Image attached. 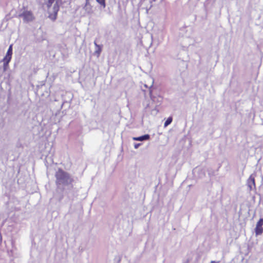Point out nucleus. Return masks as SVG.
<instances>
[{
	"label": "nucleus",
	"mask_w": 263,
	"mask_h": 263,
	"mask_svg": "<svg viewBox=\"0 0 263 263\" xmlns=\"http://www.w3.org/2000/svg\"><path fill=\"white\" fill-rule=\"evenodd\" d=\"M55 177L58 189L64 190L67 188L69 191L72 189V182L74 180L68 173L59 168L56 172Z\"/></svg>",
	"instance_id": "nucleus-1"
},
{
	"label": "nucleus",
	"mask_w": 263,
	"mask_h": 263,
	"mask_svg": "<svg viewBox=\"0 0 263 263\" xmlns=\"http://www.w3.org/2000/svg\"><path fill=\"white\" fill-rule=\"evenodd\" d=\"M45 2L48 9V17L50 20L54 21L57 19L62 0H45Z\"/></svg>",
	"instance_id": "nucleus-2"
},
{
	"label": "nucleus",
	"mask_w": 263,
	"mask_h": 263,
	"mask_svg": "<svg viewBox=\"0 0 263 263\" xmlns=\"http://www.w3.org/2000/svg\"><path fill=\"white\" fill-rule=\"evenodd\" d=\"M20 17H22L24 21L29 22L33 20V16L32 12L30 11H24L19 15Z\"/></svg>",
	"instance_id": "nucleus-3"
},
{
	"label": "nucleus",
	"mask_w": 263,
	"mask_h": 263,
	"mask_svg": "<svg viewBox=\"0 0 263 263\" xmlns=\"http://www.w3.org/2000/svg\"><path fill=\"white\" fill-rule=\"evenodd\" d=\"M247 184L250 190H252L255 187V177L253 174L251 175L249 177L247 180Z\"/></svg>",
	"instance_id": "nucleus-4"
},
{
	"label": "nucleus",
	"mask_w": 263,
	"mask_h": 263,
	"mask_svg": "<svg viewBox=\"0 0 263 263\" xmlns=\"http://www.w3.org/2000/svg\"><path fill=\"white\" fill-rule=\"evenodd\" d=\"M87 14H91L92 12V6L89 0H86L85 5L83 7Z\"/></svg>",
	"instance_id": "nucleus-5"
},
{
	"label": "nucleus",
	"mask_w": 263,
	"mask_h": 263,
	"mask_svg": "<svg viewBox=\"0 0 263 263\" xmlns=\"http://www.w3.org/2000/svg\"><path fill=\"white\" fill-rule=\"evenodd\" d=\"M12 44L10 45L8 48V49L7 51V53L3 58L5 60H8L11 61L12 58V55L13 53V48H12Z\"/></svg>",
	"instance_id": "nucleus-6"
},
{
	"label": "nucleus",
	"mask_w": 263,
	"mask_h": 263,
	"mask_svg": "<svg viewBox=\"0 0 263 263\" xmlns=\"http://www.w3.org/2000/svg\"><path fill=\"white\" fill-rule=\"evenodd\" d=\"M150 139V135L148 134H145L141 136L133 137V139L135 141H143L148 140Z\"/></svg>",
	"instance_id": "nucleus-7"
},
{
	"label": "nucleus",
	"mask_w": 263,
	"mask_h": 263,
	"mask_svg": "<svg viewBox=\"0 0 263 263\" xmlns=\"http://www.w3.org/2000/svg\"><path fill=\"white\" fill-rule=\"evenodd\" d=\"M102 47L103 46L102 45L96 46L95 47L96 49L94 52V55H96L97 57H99L102 52Z\"/></svg>",
	"instance_id": "nucleus-8"
},
{
	"label": "nucleus",
	"mask_w": 263,
	"mask_h": 263,
	"mask_svg": "<svg viewBox=\"0 0 263 263\" xmlns=\"http://www.w3.org/2000/svg\"><path fill=\"white\" fill-rule=\"evenodd\" d=\"M2 62H3V71L5 72L9 68V63L10 62V61L8 60H5V59H3Z\"/></svg>",
	"instance_id": "nucleus-9"
},
{
	"label": "nucleus",
	"mask_w": 263,
	"mask_h": 263,
	"mask_svg": "<svg viewBox=\"0 0 263 263\" xmlns=\"http://www.w3.org/2000/svg\"><path fill=\"white\" fill-rule=\"evenodd\" d=\"M255 232L256 235H261L263 232V229L262 227H258L256 226V228L255 229Z\"/></svg>",
	"instance_id": "nucleus-10"
},
{
	"label": "nucleus",
	"mask_w": 263,
	"mask_h": 263,
	"mask_svg": "<svg viewBox=\"0 0 263 263\" xmlns=\"http://www.w3.org/2000/svg\"><path fill=\"white\" fill-rule=\"evenodd\" d=\"M172 121H173L172 118L168 117L164 122V126L166 127V126H168L169 124H170L171 123Z\"/></svg>",
	"instance_id": "nucleus-11"
},
{
	"label": "nucleus",
	"mask_w": 263,
	"mask_h": 263,
	"mask_svg": "<svg viewBox=\"0 0 263 263\" xmlns=\"http://www.w3.org/2000/svg\"><path fill=\"white\" fill-rule=\"evenodd\" d=\"M96 1L103 8L106 7L105 0H96Z\"/></svg>",
	"instance_id": "nucleus-12"
},
{
	"label": "nucleus",
	"mask_w": 263,
	"mask_h": 263,
	"mask_svg": "<svg viewBox=\"0 0 263 263\" xmlns=\"http://www.w3.org/2000/svg\"><path fill=\"white\" fill-rule=\"evenodd\" d=\"M263 225V218H261L259 219L258 221L257 222L256 226L262 227Z\"/></svg>",
	"instance_id": "nucleus-13"
},
{
	"label": "nucleus",
	"mask_w": 263,
	"mask_h": 263,
	"mask_svg": "<svg viewBox=\"0 0 263 263\" xmlns=\"http://www.w3.org/2000/svg\"><path fill=\"white\" fill-rule=\"evenodd\" d=\"M141 145V143H135L134 144V147L135 149H137L139 148V147Z\"/></svg>",
	"instance_id": "nucleus-14"
},
{
	"label": "nucleus",
	"mask_w": 263,
	"mask_h": 263,
	"mask_svg": "<svg viewBox=\"0 0 263 263\" xmlns=\"http://www.w3.org/2000/svg\"><path fill=\"white\" fill-rule=\"evenodd\" d=\"M94 45L95 46V47H96V46H99V44H98L97 43V42L96 41L94 42Z\"/></svg>",
	"instance_id": "nucleus-15"
},
{
	"label": "nucleus",
	"mask_w": 263,
	"mask_h": 263,
	"mask_svg": "<svg viewBox=\"0 0 263 263\" xmlns=\"http://www.w3.org/2000/svg\"><path fill=\"white\" fill-rule=\"evenodd\" d=\"M211 263H218V262H216L215 261H212Z\"/></svg>",
	"instance_id": "nucleus-16"
},
{
	"label": "nucleus",
	"mask_w": 263,
	"mask_h": 263,
	"mask_svg": "<svg viewBox=\"0 0 263 263\" xmlns=\"http://www.w3.org/2000/svg\"><path fill=\"white\" fill-rule=\"evenodd\" d=\"M156 0H150V2L152 3L153 2H155Z\"/></svg>",
	"instance_id": "nucleus-17"
},
{
	"label": "nucleus",
	"mask_w": 263,
	"mask_h": 263,
	"mask_svg": "<svg viewBox=\"0 0 263 263\" xmlns=\"http://www.w3.org/2000/svg\"><path fill=\"white\" fill-rule=\"evenodd\" d=\"M184 263H189V260H187L186 262H185Z\"/></svg>",
	"instance_id": "nucleus-18"
}]
</instances>
